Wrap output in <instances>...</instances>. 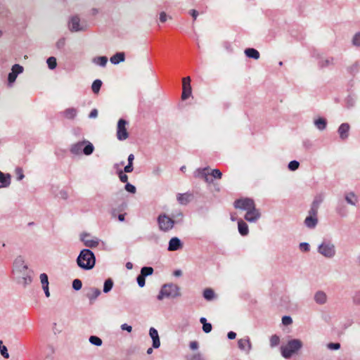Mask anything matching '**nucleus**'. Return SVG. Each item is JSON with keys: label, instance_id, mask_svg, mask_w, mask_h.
I'll list each match as a JSON object with an SVG mask.
<instances>
[{"label": "nucleus", "instance_id": "obj_15", "mask_svg": "<svg viewBox=\"0 0 360 360\" xmlns=\"http://www.w3.org/2000/svg\"><path fill=\"white\" fill-rule=\"evenodd\" d=\"M238 347L240 350L245 352L246 354H250L252 350V343L249 337L239 339L238 340Z\"/></svg>", "mask_w": 360, "mask_h": 360}, {"label": "nucleus", "instance_id": "obj_27", "mask_svg": "<svg viewBox=\"0 0 360 360\" xmlns=\"http://www.w3.org/2000/svg\"><path fill=\"white\" fill-rule=\"evenodd\" d=\"M314 300L319 304H323L327 301L326 294L321 290H319L315 293Z\"/></svg>", "mask_w": 360, "mask_h": 360}, {"label": "nucleus", "instance_id": "obj_9", "mask_svg": "<svg viewBox=\"0 0 360 360\" xmlns=\"http://www.w3.org/2000/svg\"><path fill=\"white\" fill-rule=\"evenodd\" d=\"M335 65V59L332 56H319L318 58L317 66L320 70L332 68Z\"/></svg>", "mask_w": 360, "mask_h": 360}, {"label": "nucleus", "instance_id": "obj_16", "mask_svg": "<svg viewBox=\"0 0 360 360\" xmlns=\"http://www.w3.org/2000/svg\"><path fill=\"white\" fill-rule=\"evenodd\" d=\"M89 234L88 233H83L81 235V240L84 243V245L93 248H96L99 244V240L96 238H94L93 239H90Z\"/></svg>", "mask_w": 360, "mask_h": 360}, {"label": "nucleus", "instance_id": "obj_52", "mask_svg": "<svg viewBox=\"0 0 360 360\" xmlns=\"http://www.w3.org/2000/svg\"><path fill=\"white\" fill-rule=\"evenodd\" d=\"M124 188L127 192L132 193V194L135 193L136 191V187L129 182L125 184Z\"/></svg>", "mask_w": 360, "mask_h": 360}, {"label": "nucleus", "instance_id": "obj_43", "mask_svg": "<svg viewBox=\"0 0 360 360\" xmlns=\"http://www.w3.org/2000/svg\"><path fill=\"white\" fill-rule=\"evenodd\" d=\"M300 162L297 160H292L288 163V168L290 171H295L299 168Z\"/></svg>", "mask_w": 360, "mask_h": 360}, {"label": "nucleus", "instance_id": "obj_28", "mask_svg": "<svg viewBox=\"0 0 360 360\" xmlns=\"http://www.w3.org/2000/svg\"><path fill=\"white\" fill-rule=\"evenodd\" d=\"M238 232L243 236H245L249 233V229L248 224L244 222L242 219L238 221Z\"/></svg>", "mask_w": 360, "mask_h": 360}, {"label": "nucleus", "instance_id": "obj_11", "mask_svg": "<svg viewBox=\"0 0 360 360\" xmlns=\"http://www.w3.org/2000/svg\"><path fill=\"white\" fill-rule=\"evenodd\" d=\"M69 29L71 32H81L85 31L86 26L80 25L79 18L77 15H75L69 21Z\"/></svg>", "mask_w": 360, "mask_h": 360}, {"label": "nucleus", "instance_id": "obj_29", "mask_svg": "<svg viewBox=\"0 0 360 360\" xmlns=\"http://www.w3.org/2000/svg\"><path fill=\"white\" fill-rule=\"evenodd\" d=\"M345 199L346 202L351 205H356L358 201V197L354 192H349V193L346 194Z\"/></svg>", "mask_w": 360, "mask_h": 360}, {"label": "nucleus", "instance_id": "obj_46", "mask_svg": "<svg viewBox=\"0 0 360 360\" xmlns=\"http://www.w3.org/2000/svg\"><path fill=\"white\" fill-rule=\"evenodd\" d=\"M23 276L21 278V281H19L20 283H22L24 286L30 284L32 282V278L30 276L25 275L22 274Z\"/></svg>", "mask_w": 360, "mask_h": 360}, {"label": "nucleus", "instance_id": "obj_31", "mask_svg": "<svg viewBox=\"0 0 360 360\" xmlns=\"http://www.w3.org/2000/svg\"><path fill=\"white\" fill-rule=\"evenodd\" d=\"M92 62L101 67H105L108 63V58L106 56H97L92 59Z\"/></svg>", "mask_w": 360, "mask_h": 360}, {"label": "nucleus", "instance_id": "obj_17", "mask_svg": "<svg viewBox=\"0 0 360 360\" xmlns=\"http://www.w3.org/2000/svg\"><path fill=\"white\" fill-rule=\"evenodd\" d=\"M183 248V243L178 237H172L168 244L167 250L169 251H176Z\"/></svg>", "mask_w": 360, "mask_h": 360}, {"label": "nucleus", "instance_id": "obj_44", "mask_svg": "<svg viewBox=\"0 0 360 360\" xmlns=\"http://www.w3.org/2000/svg\"><path fill=\"white\" fill-rule=\"evenodd\" d=\"M336 212L341 217H345L347 213L345 206L342 203L339 204L336 207Z\"/></svg>", "mask_w": 360, "mask_h": 360}, {"label": "nucleus", "instance_id": "obj_7", "mask_svg": "<svg viewBox=\"0 0 360 360\" xmlns=\"http://www.w3.org/2000/svg\"><path fill=\"white\" fill-rule=\"evenodd\" d=\"M128 124L127 120L120 118L117 122V138L119 141H124L129 137V133L126 126Z\"/></svg>", "mask_w": 360, "mask_h": 360}, {"label": "nucleus", "instance_id": "obj_24", "mask_svg": "<svg viewBox=\"0 0 360 360\" xmlns=\"http://www.w3.org/2000/svg\"><path fill=\"white\" fill-rule=\"evenodd\" d=\"M125 60V53L124 52H117L110 58V61L114 65H117L120 63L124 62Z\"/></svg>", "mask_w": 360, "mask_h": 360}, {"label": "nucleus", "instance_id": "obj_26", "mask_svg": "<svg viewBox=\"0 0 360 360\" xmlns=\"http://www.w3.org/2000/svg\"><path fill=\"white\" fill-rule=\"evenodd\" d=\"M244 53L248 58L255 60L259 59L260 56L259 52L254 48H247L245 49Z\"/></svg>", "mask_w": 360, "mask_h": 360}, {"label": "nucleus", "instance_id": "obj_51", "mask_svg": "<svg viewBox=\"0 0 360 360\" xmlns=\"http://www.w3.org/2000/svg\"><path fill=\"white\" fill-rule=\"evenodd\" d=\"M323 197L321 195H317L314 199L311 205H314V207H319L320 205L323 202Z\"/></svg>", "mask_w": 360, "mask_h": 360}, {"label": "nucleus", "instance_id": "obj_45", "mask_svg": "<svg viewBox=\"0 0 360 360\" xmlns=\"http://www.w3.org/2000/svg\"><path fill=\"white\" fill-rule=\"evenodd\" d=\"M82 283L81 280H79V278H75L73 280L72 288L75 290L78 291L82 288Z\"/></svg>", "mask_w": 360, "mask_h": 360}, {"label": "nucleus", "instance_id": "obj_22", "mask_svg": "<svg viewBox=\"0 0 360 360\" xmlns=\"http://www.w3.org/2000/svg\"><path fill=\"white\" fill-rule=\"evenodd\" d=\"M318 221V217L308 215L305 218L304 224L308 229H313L317 226Z\"/></svg>", "mask_w": 360, "mask_h": 360}, {"label": "nucleus", "instance_id": "obj_56", "mask_svg": "<svg viewBox=\"0 0 360 360\" xmlns=\"http://www.w3.org/2000/svg\"><path fill=\"white\" fill-rule=\"evenodd\" d=\"M56 196L59 198L67 200L68 198V193L65 190H60Z\"/></svg>", "mask_w": 360, "mask_h": 360}, {"label": "nucleus", "instance_id": "obj_57", "mask_svg": "<svg viewBox=\"0 0 360 360\" xmlns=\"http://www.w3.org/2000/svg\"><path fill=\"white\" fill-rule=\"evenodd\" d=\"M292 323V319L290 316H283L282 317V323L284 326L290 325Z\"/></svg>", "mask_w": 360, "mask_h": 360}, {"label": "nucleus", "instance_id": "obj_13", "mask_svg": "<svg viewBox=\"0 0 360 360\" xmlns=\"http://www.w3.org/2000/svg\"><path fill=\"white\" fill-rule=\"evenodd\" d=\"M27 268V266L25 264V259L22 256L19 255L15 259L13 262V271L24 274Z\"/></svg>", "mask_w": 360, "mask_h": 360}, {"label": "nucleus", "instance_id": "obj_12", "mask_svg": "<svg viewBox=\"0 0 360 360\" xmlns=\"http://www.w3.org/2000/svg\"><path fill=\"white\" fill-rule=\"evenodd\" d=\"M260 217L261 213L255 206L253 207V209L246 211V214L244 216V219L250 223H255Z\"/></svg>", "mask_w": 360, "mask_h": 360}, {"label": "nucleus", "instance_id": "obj_33", "mask_svg": "<svg viewBox=\"0 0 360 360\" xmlns=\"http://www.w3.org/2000/svg\"><path fill=\"white\" fill-rule=\"evenodd\" d=\"M203 297L207 300L211 301L215 297L214 291L212 288H206L203 291Z\"/></svg>", "mask_w": 360, "mask_h": 360}, {"label": "nucleus", "instance_id": "obj_1", "mask_svg": "<svg viewBox=\"0 0 360 360\" xmlns=\"http://www.w3.org/2000/svg\"><path fill=\"white\" fill-rule=\"evenodd\" d=\"M76 262L82 270H91L96 264V256L89 249H83L79 253Z\"/></svg>", "mask_w": 360, "mask_h": 360}, {"label": "nucleus", "instance_id": "obj_36", "mask_svg": "<svg viewBox=\"0 0 360 360\" xmlns=\"http://www.w3.org/2000/svg\"><path fill=\"white\" fill-rule=\"evenodd\" d=\"M89 342L95 346L100 347L103 344L102 340L96 335H91L89 338Z\"/></svg>", "mask_w": 360, "mask_h": 360}, {"label": "nucleus", "instance_id": "obj_38", "mask_svg": "<svg viewBox=\"0 0 360 360\" xmlns=\"http://www.w3.org/2000/svg\"><path fill=\"white\" fill-rule=\"evenodd\" d=\"M207 174H210V173L208 172L207 167L198 169L197 171L195 172V176L202 179H204V178L206 177Z\"/></svg>", "mask_w": 360, "mask_h": 360}, {"label": "nucleus", "instance_id": "obj_64", "mask_svg": "<svg viewBox=\"0 0 360 360\" xmlns=\"http://www.w3.org/2000/svg\"><path fill=\"white\" fill-rule=\"evenodd\" d=\"M353 301L356 304H360V291H358L355 293L353 297Z\"/></svg>", "mask_w": 360, "mask_h": 360}, {"label": "nucleus", "instance_id": "obj_37", "mask_svg": "<svg viewBox=\"0 0 360 360\" xmlns=\"http://www.w3.org/2000/svg\"><path fill=\"white\" fill-rule=\"evenodd\" d=\"M153 268L151 266H143L141 269L140 274L143 276V277H147L148 276H150L153 274Z\"/></svg>", "mask_w": 360, "mask_h": 360}, {"label": "nucleus", "instance_id": "obj_60", "mask_svg": "<svg viewBox=\"0 0 360 360\" xmlns=\"http://www.w3.org/2000/svg\"><path fill=\"white\" fill-rule=\"evenodd\" d=\"M212 324L210 323H203V326H202V330L205 333H209L212 331Z\"/></svg>", "mask_w": 360, "mask_h": 360}, {"label": "nucleus", "instance_id": "obj_23", "mask_svg": "<svg viewBox=\"0 0 360 360\" xmlns=\"http://www.w3.org/2000/svg\"><path fill=\"white\" fill-rule=\"evenodd\" d=\"M78 110L75 108H68L63 111V115L68 120H74L77 115Z\"/></svg>", "mask_w": 360, "mask_h": 360}, {"label": "nucleus", "instance_id": "obj_19", "mask_svg": "<svg viewBox=\"0 0 360 360\" xmlns=\"http://www.w3.org/2000/svg\"><path fill=\"white\" fill-rule=\"evenodd\" d=\"M349 129L350 126L348 123H342L340 125L338 132L342 140H346L348 138Z\"/></svg>", "mask_w": 360, "mask_h": 360}, {"label": "nucleus", "instance_id": "obj_3", "mask_svg": "<svg viewBox=\"0 0 360 360\" xmlns=\"http://www.w3.org/2000/svg\"><path fill=\"white\" fill-rule=\"evenodd\" d=\"M70 150L72 154L75 155L82 154L90 155L94 153V146L90 141L84 140L72 144Z\"/></svg>", "mask_w": 360, "mask_h": 360}, {"label": "nucleus", "instance_id": "obj_50", "mask_svg": "<svg viewBox=\"0 0 360 360\" xmlns=\"http://www.w3.org/2000/svg\"><path fill=\"white\" fill-rule=\"evenodd\" d=\"M117 174L120 178V180L122 183H126V184L128 183V176L126 174H124L122 170H121V169L119 170L117 172Z\"/></svg>", "mask_w": 360, "mask_h": 360}, {"label": "nucleus", "instance_id": "obj_55", "mask_svg": "<svg viewBox=\"0 0 360 360\" xmlns=\"http://www.w3.org/2000/svg\"><path fill=\"white\" fill-rule=\"evenodd\" d=\"M327 347L330 350H338L340 348V344L339 342H330L327 345Z\"/></svg>", "mask_w": 360, "mask_h": 360}, {"label": "nucleus", "instance_id": "obj_42", "mask_svg": "<svg viewBox=\"0 0 360 360\" xmlns=\"http://www.w3.org/2000/svg\"><path fill=\"white\" fill-rule=\"evenodd\" d=\"M0 353L5 359H8L9 357L7 347L3 345L2 340H0Z\"/></svg>", "mask_w": 360, "mask_h": 360}, {"label": "nucleus", "instance_id": "obj_49", "mask_svg": "<svg viewBox=\"0 0 360 360\" xmlns=\"http://www.w3.org/2000/svg\"><path fill=\"white\" fill-rule=\"evenodd\" d=\"M40 281L42 284V288L49 285V278L46 274L43 273L40 274Z\"/></svg>", "mask_w": 360, "mask_h": 360}, {"label": "nucleus", "instance_id": "obj_30", "mask_svg": "<svg viewBox=\"0 0 360 360\" xmlns=\"http://www.w3.org/2000/svg\"><path fill=\"white\" fill-rule=\"evenodd\" d=\"M347 70L349 74L355 75L360 70V61H355L352 65L347 68Z\"/></svg>", "mask_w": 360, "mask_h": 360}, {"label": "nucleus", "instance_id": "obj_25", "mask_svg": "<svg viewBox=\"0 0 360 360\" xmlns=\"http://www.w3.org/2000/svg\"><path fill=\"white\" fill-rule=\"evenodd\" d=\"M314 126L320 131H323L327 127V120L324 117H319L314 120Z\"/></svg>", "mask_w": 360, "mask_h": 360}, {"label": "nucleus", "instance_id": "obj_34", "mask_svg": "<svg viewBox=\"0 0 360 360\" xmlns=\"http://www.w3.org/2000/svg\"><path fill=\"white\" fill-rule=\"evenodd\" d=\"M102 81L99 79H95L91 85V90L94 94H98L102 86Z\"/></svg>", "mask_w": 360, "mask_h": 360}, {"label": "nucleus", "instance_id": "obj_2", "mask_svg": "<svg viewBox=\"0 0 360 360\" xmlns=\"http://www.w3.org/2000/svg\"><path fill=\"white\" fill-rule=\"evenodd\" d=\"M302 347L303 343L300 339H291L287 342L285 345L281 347V355L283 358L288 359L293 354L297 353Z\"/></svg>", "mask_w": 360, "mask_h": 360}, {"label": "nucleus", "instance_id": "obj_41", "mask_svg": "<svg viewBox=\"0 0 360 360\" xmlns=\"http://www.w3.org/2000/svg\"><path fill=\"white\" fill-rule=\"evenodd\" d=\"M187 360H205V358L200 352H196L187 356Z\"/></svg>", "mask_w": 360, "mask_h": 360}, {"label": "nucleus", "instance_id": "obj_61", "mask_svg": "<svg viewBox=\"0 0 360 360\" xmlns=\"http://www.w3.org/2000/svg\"><path fill=\"white\" fill-rule=\"evenodd\" d=\"M65 39L64 38H60V39L58 40L56 45L58 49H62L65 46Z\"/></svg>", "mask_w": 360, "mask_h": 360}, {"label": "nucleus", "instance_id": "obj_53", "mask_svg": "<svg viewBox=\"0 0 360 360\" xmlns=\"http://www.w3.org/2000/svg\"><path fill=\"white\" fill-rule=\"evenodd\" d=\"M136 281L140 288H143L145 286L146 284V278L141 276V274H139L136 277Z\"/></svg>", "mask_w": 360, "mask_h": 360}, {"label": "nucleus", "instance_id": "obj_59", "mask_svg": "<svg viewBox=\"0 0 360 360\" xmlns=\"http://www.w3.org/2000/svg\"><path fill=\"white\" fill-rule=\"evenodd\" d=\"M300 248L303 252H308L310 250V245L308 243L303 242L300 244Z\"/></svg>", "mask_w": 360, "mask_h": 360}, {"label": "nucleus", "instance_id": "obj_14", "mask_svg": "<svg viewBox=\"0 0 360 360\" xmlns=\"http://www.w3.org/2000/svg\"><path fill=\"white\" fill-rule=\"evenodd\" d=\"M183 91L181 94L182 100H186L189 98L192 93V89L191 86V77H186L183 79Z\"/></svg>", "mask_w": 360, "mask_h": 360}, {"label": "nucleus", "instance_id": "obj_32", "mask_svg": "<svg viewBox=\"0 0 360 360\" xmlns=\"http://www.w3.org/2000/svg\"><path fill=\"white\" fill-rule=\"evenodd\" d=\"M191 195L187 193H179L177 195L176 199L179 204L181 205H187L188 202L190 201Z\"/></svg>", "mask_w": 360, "mask_h": 360}, {"label": "nucleus", "instance_id": "obj_39", "mask_svg": "<svg viewBox=\"0 0 360 360\" xmlns=\"http://www.w3.org/2000/svg\"><path fill=\"white\" fill-rule=\"evenodd\" d=\"M46 63L49 69L54 70L57 66L56 58L53 56H51L47 58Z\"/></svg>", "mask_w": 360, "mask_h": 360}, {"label": "nucleus", "instance_id": "obj_48", "mask_svg": "<svg viewBox=\"0 0 360 360\" xmlns=\"http://www.w3.org/2000/svg\"><path fill=\"white\" fill-rule=\"evenodd\" d=\"M352 44L354 46L360 47V32L354 35L352 38Z\"/></svg>", "mask_w": 360, "mask_h": 360}, {"label": "nucleus", "instance_id": "obj_5", "mask_svg": "<svg viewBox=\"0 0 360 360\" xmlns=\"http://www.w3.org/2000/svg\"><path fill=\"white\" fill-rule=\"evenodd\" d=\"M317 251L326 258L331 259L336 253L335 245L330 240H324L319 246Z\"/></svg>", "mask_w": 360, "mask_h": 360}, {"label": "nucleus", "instance_id": "obj_20", "mask_svg": "<svg viewBox=\"0 0 360 360\" xmlns=\"http://www.w3.org/2000/svg\"><path fill=\"white\" fill-rule=\"evenodd\" d=\"M11 175L0 171V188H7L11 185Z\"/></svg>", "mask_w": 360, "mask_h": 360}, {"label": "nucleus", "instance_id": "obj_6", "mask_svg": "<svg viewBox=\"0 0 360 360\" xmlns=\"http://www.w3.org/2000/svg\"><path fill=\"white\" fill-rule=\"evenodd\" d=\"M159 229L163 232H168L172 230L175 224V221L170 218L165 213L159 214L157 218Z\"/></svg>", "mask_w": 360, "mask_h": 360}, {"label": "nucleus", "instance_id": "obj_18", "mask_svg": "<svg viewBox=\"0 0 360 360\" xmlns=\"http://www.w3.org/2000/svg\"><path fill=\"white\" fill-rule=\"evenodd\" d=\"M149 335L153 341L152 347L154 349L159 348L160 346V340L158 330L155 328L151 327L149 330Z\"/></svg>", "mask_w": 360, "mask_h": 360}, {"label": "nucleus", "instance_id": "obj_4", "mask_svg": "<svg viewBox=\"0 0 360 360\" xmlns=\"http://www.w3.org/2000/svg\"><path fill=\"white\" fill-rule=\"evenodd\" d=\"M181 296L180 288L173 283L164 284L157 296L158 300L164 298H176Z\"/></svg>", "mask_w": 360, "mask_h": 360}, {"label": "nucleus", "instance_id": "obj_10", "mask_svg": "<svg viewBox=\"0 0 360 360\" xmlns=\"http://www.w3.org/2000/svg\"><path fill=\"white\" fill-rule=\"evenodd\" d=\"M24 68L19 64H15L11 68V72L8 75V85L12 86L13 84L15 82L18 75L23 72Z\"/></svg>", "mask_w": 360, "mask_h": 360}, {"label": "nucleus", "instance_id": "obj_54", "mask_svg": "<svg viewBox=\"0 0 360 360\" xmlns=\"http://www.w3.org/2000/svg\"><path fill=\"white\" fill-rule=\"evenodd\" d=\"M318 210H319V207H314V205H311V207H310L309 210L308 211V215L317 217Z\"/></svg>", "mask_w": 360, "mask_h": 360}, {"label": "nucleus", "instance_id": "obj_63", "mask_svg": "<svg viewBox=\"0 0 360 360\" xmlns=\"http://www.w3.org/2000/svg\"><path fill=\"white\" fill-rule=\"evenodd\" d=\"M122 330H126L128 333H131L132 331V327L127 323H123L120 326Z\"/></svg>", "mask_w": 360, "mask_h": 360}, {"label": "nucleus", "instance_id": "obj_62", "mask_svg": "<svg viewBox=\"0 0 360 360\" xmlns=\"http://www.w3.org/2000/svg\"><path fill=\"white\" fill-rule=\"evenodd\" d=\"M168 18V16L167 13L165 11H162L160 13V18L159 20L161 22H165ZM169 18H172L171 17H169Z\"/></svg>", "mask_w": 360, "mask_h": 360}, {"label": "nucleus", "instance_id": "obj_35", "mask_svg": "<svg viewBox=\"0 0 360 360\" xmlns=\"http://www.w3.org/2000/svg\"><path fill=\"white\" fill-rule=\"evenodd\" d=\"M114 283L113 281L111 278H108L105 281L104 285H103V291L104 293L109 292L112 287H113Z\"/></svg>", "mask_w": 360, "mask_h": 360}, {"label": "nucleus", "instance_id": "obj_47", "mask_svg": "<svg viewBox=\"0 0 360 360\" xmlns=\"http://www.w3.org/2000/svg\"><path fill=\"white\" fill-rule=\"evenodd\" d=\"M210 174L216 179H220L222 176V173L218 169H214L211 171Z\"/></svg>", "mask_w": 360, "mask_h": 360}, {"label": "nucleus", "instance_id": "obj_21", "mask_svg": "<svg viewBox=\"0 0 360 360\" xmlns=\"http://www.w3.org/2000/svg\"><path fill=\"white\" fill-rule=\"evenodd\" d=\"M101 293V292L98 288H90L89 292L86 294V296L89 300L90 304H93Z\"/></svg>", "mask_w": 360, "mask_h": 360}, {"label": "nucleus", "instance_id": "obj_58", "mask_svg": "<svg viewBox=\"0 0 360 360\" xmlns=\"http://www.w3.org/2000/svg\"><path fill=\"white\" fill-rule=\"evenodd\" d=\"M15 174H17V180L18 181L22 180L25 177L23 170L20 167H17L15 169Z\"/></svg>", "mask_w": 360, "mask_h": 360}, {"label": "nucleus", "instance_id": "obj_40", "mask_svg": "<svg viewBox=\"0 0 360 360\" xmlns=\"http://www.w3.org/2000/svg\"><path fill=\"white\" fill-rule=\"evenodd\" d=\"M280 343V338L277 335H273L270 338V347L274 348L278 346Z\"/></svg>", "mask_w": 360, "mask_h": 360}, {"label": "nucleus", "instance_id": "obj_8", "mask_svg": "<svg viewBox=\"0 0 360 360\" xmlns=\"http://www.w3.org/2000/svg\"><path fill=\"white\" fill-rule=\"evenodd\" d=\"M233 205L236 209L248 211L250 209H253V207L255 206V203L252 198H245L235 200Z\"/></svg>", "mask_w": 360, "mask_h": 360}]
</instances>
